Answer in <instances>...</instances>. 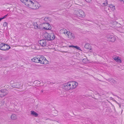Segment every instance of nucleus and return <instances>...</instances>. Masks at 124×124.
I'll list each match as a JSON object with an SVG mask.
<instances>
[{"label": "nucleus", "instance_id": "f257e3e1", "mask_svg": "<svg viewBox=\"0 0 124 124\" xmlns=\"http://www.w3.org/2000/svg\"><path fill=\"white\" fill-rule=\"evenodd\" d=\"M27 7L33 9L38 8L40 5L38 2L34 0H20Z\"/></svg>", "mask_w": 124, "mask_h": 124}, {"label": "nucleus", "instance_id": "f03ea898", "mask_svg": "<svg viewBox=\"0 0 124 124\" xmlns=\"http://www.w3.org/2000/svg\"><path fill=\"white\" fill-rule=\"evenodd\" d=\"M39 63L43 64H45L47 63L48 61L43 56L39 55Z\"/></svg>", "mask_w": 124, "mask_h": 124}, {"label": "nucleus", "instance_id": "7ed1b4c3", "mask_svg": "<svg viewBox=\"0 0 124 124\" xmlns=\"http://www.w3.org/2000/svg\"><path fill=\"white\" fill-rule=\"evenodd\" d=\"M75 13L76 15L80 17H84L85 16L84 11L81 9L75 11Z\"/></svg>", "mask_w": 124, "mask_h": 124}, {"label": "nucleus", "instance_id": "20e7f679", "mask_svg": "<svg viewBox=\"0 0 124 124\" xmlns=\"http://www.w3.org/2000/svg\"><path fill=\"white\" fill-rule=\"evenodd\" d=\"M43 28L45 30H50L52 28V27L49 24L47 23H43L42 24Z\"/></svg>", "mask_w": 124, "mask_h": 124}, {"label": "nucleus", "instance_id": "39448f33", "mask_svg": "<svg viewBox=\"0 0 124 124\" xmlns=\"http://www.w3.org/2000/svg\"><path fill=\"white\" fill-rule=\"evenodd\" d=\"M106 38L108 40L112 42H114L116 40V38L114 36L109 34L107 35Z\"/></svg>", "mask_w": 124, "mask_h": 124}, {"label": "nucleus", "instance_id": "423d86ee", "mask_svg": "<svg viewBox=\"0 0 124 124\" xmlns=\"http://www.w3.org/2000/svg\"><path fill=\"white\" fill-rule=\"evenodd\" d=\"M70 84V90L76 88L78 85V83L74 81H72V82H69Z\"/></svg>", "mask_w": 124, "mask_h": 124}, {"label": "nucleus", "instance_id": "0eeeda50", "mask_svg": "<svg viewBox=\"0 0 124 124\" xmlns=\"http://www.w3.org/2000/svg\"><path fill=\"white\" fill-rule=\"evenodd\" d=\"M8 91L6 89H1L0 90V97H2L7 95Z\"/></svg>", "mask_w": 124, "mask_h": 124}, {"label": "nucleus", "instance_id": "6e6552de", "mask_svg": "<svg viewBox=\"0 0 124 124\" xmlns=\"http://www.w3.org/2000/svg\"><path fill=\"white\" fill-rule=\"evenodd\" d=\"M70 85L69 82H68L63 84L62 85V87L65 90H70Z\"/></svg>", "mask_w": 124, "mask_h": 124}, {"label": "nucleus", "instance_id": "1a4fd4ad", "mask_svg": "<svg viewBox=\"0 0 124 124\" xmlns=\"http://www.w3.org/2000/svg\"><path fill=\"white\" fill-rule=\"evenodd\" d=\"M39 43L41 46H45L46 45V40L45 39H42L39 41Z\"/></svg>", "mask_w": 124, "mask_h": 124}, {"label": "nucleus", "instance_id": "9d476101", "mask_svg": "<svg viewBox=\"0 0 124 124\" xmlns=\"http://www.w3.org/2000/svg\"><path fill=\"white\" fill-rule=\"evenodd\" d=\"M21 84L19 82H16L13 84L11 85L14 88H18L21 86Z\"/></svg>", "mask_w": 124, "mask_h": 124}, {"label": "nucleus", "instance_id": "9b49d317", "mask_svg": "<svg viewBox=\"0 0 124 124\" xmlns=\"http://www.w3.org/2000/svg\"><path fill=\"white\" fill-rule=\"evenodd\" d=\"M39 55L37 56L36 57H34L31 59V60L32 62L35 63H39Z\"/></svg>", "mask_w": 124, "mask_h": 124}, {"label": "nucleus", "instance_id": "f8f14e48", "mask_svg": "<svg viewBox=\"0 0 124 124\" xmlns=\"http://www.w3.org/2000/svg\"><path fill=\"white\" fill-rule=\"evenodd\" d=\"M67 35L68 37L70 39H73L75 38V36L72 33L69 32L68 34Z\"/></svg>", "mask_w": 124, "mask_h": 124}, {"label": "nucleus", "instance_id": "ddd939ff", "mask_svg": "<svg viewBox=\"0 0 124 124\" xmlns=\"http://www.w3.org/2000/svg\"><path fill=\"white\" fill-rule=\"evenodd\" d=\"M34 27V28L36 29H40L39 25L36 22H33L32 23Z\"/></svg>", "mask_w": 124, "mask_h": 124}, {"label": "nucleus", "instance_id": "4468645a", "mask_svg": "<svg viewBox=\"0 0 124 124\" xmlns=\"http://www.w3.org/2000/svg\"><path fill=\"white\" fill-rule=\"evenodd\" d=\"M84 47L86 49H89L90 50L92 49L91 45L88 43L86 44L85 45Z\"/></svg>", "mask_w": 124, "mask_h": 124}, {"label": "nucleus", "instance_id": "2eb2a0df", "mask_svg": "<svg viewBox=\"0 0 124 124\" xmlns=\"http://www.w3.org/2000/svg\"><path fill=\"white\" fill-rule=\"evenodd\" d=\"M50 34H49L48 33H46L45 34V36L46 39L47 40H50Z\"/></svg>", "mask_w": 124, "mask_h": 124}, {"label": "nucleus", "instance_id": "dca6fc26", "mask_svg": "<svg viewBox=\"0 0 124 124\" xmlns=\"http://www.w3.org/2000/svg\"><path fill=\"white\" fill-rule=\"evenodd\" d=\"M4 46L5 47L4 51L8 50L10 48V47L9 45L5 43Z\"/></svg>", "mask_w": 124, "mask_h": 124}, {"label": "nucleus", "instance_id": "f3484780", "mask_svg": "<svg viewBox=\"0 0 124 124\" xmlns=\"http://www.w3.org/2000/svg\"><path fill=\"white\" fill-rule=\"evenodd\" d=\"M4 45L5 43H2L0 44V50L3 51H4Z\"/></svg>", "mask_w": 124, "mask_h": 124}, {"label": "nucleus", "instance_id": "a211bd4d", "mask_svg": "<svg viewBox=\"0 0 124 124\" xmlns=\"http://www.w3.org/2000/svg\"><path fill=\"white\" fill-rule=\"evenodd\" d=\"M61 32H62V33H64V34H67V35H68V34L69 32L67 31V30L63 29L62 30H61Z\"/></svg>", "mask_w": 124, "mask_h": 124}, {"label": "nucleus", "instance_id": "6ab92c4d", "mask_svg": "<svg viewBox=\"0 0 124 124\" xmlns=\"http://www.w3.org/2000/svg\"><path fill=\"white\" fill-rule=\"evenodd\" d=\"M31 115L34 116L36 117L37 116H38V114L36 112L33 111H31Z\"/></svg>", "mask_w": 124, "mask_h": 124}, {"label": "nucleus", "instance_id": "aec40b11", "mask_svg": "<svg viewBox=\"0 0 124 124\" xmlns=\"http://www.w3.org/2000/svg\"><path fill=\"white\" fill-rule=\"evenodd\" d=\"M11 118L12 120H15L17 118V116L15 114H13L11 115Z\"/></svg>", "mask_w": 124, "mask_h": 124}, {"label": "nucleus", "instance_id": "412c9836", "mask_svg": "<svg viewBox=\"0 0 124 124\" xmlns=\"http://www.w3.org/2000/svg\"><path fill=\"white\" fill-rule=\"evenodd\" d=\"M50 40H53L55 38L54 34L53 33H51L50 34Z\"/></svg>", "mask_w": 124, "mask_h": 124}, {"label": "nucleus", "instance_id": "4be33fe9", "mask_svg": "<svg viewBox=\"0 0 124 124\" xmlns=\"http://www.w3.org/2000/svg\"><path fill=\"white\" fill-rule=\"evenodd\" d=\"M34 47H33L32 46V48L34 49H35L38 50L40 49V48L38 47V45H36L34 46Z\"/></svg>", "mask_w": 124, "mask_h": 124}, {"label": "nucleus", "instance_id": "5701e85b", "mask_svg": "<svg viewBox=\"0 0 124 124\" xmlns=\"http://www.w3.org/2000/svg\"><path fill=\"white\" fill-rule=\"evenodd\" d=\"M74 47L77 49L80 50L81 51H82L80 49V47H79L78 46H75Z\"/></svg>", "mask_w": 124, "mask_h": 124}, {"label": "nucleus", "instance_id": "b1692460", "mask_svg": "<svg viewBox=\"0 0 124 124\" xmlns=\"http://www.w3.org/2000/svg\"><path fill=\"white\" fill-rule=\"evenodd\" d=\"M7 25H8V23H6V22H5L3 24V26L4 27H5L6 26H7Z\"/></svg>", "mask_w": 124, "mask_h": 124}, {"label": "nucleus", "instance_id": "393cba45", "mask_svg": "<svg viewBox=\"0 0 124 124\" xmlns=\"http://www.w3.org/2000/svg\"><path fill=\"white\" fill-rule=\"evenodd\" d=\"M117 62L119 63H121L122 62V61L119 58L118 59Z\"/></svg>", "mask_w": 124, "mask_h": 124}, {"label": "nucleus", "instance_id": "a878e982", "mask_svg": "<svg viewBox=\"0 0 124 124\" xmlns=\"http://www.w3.org/2000/svg\"><path fill=\"white\" fill-rule=\"evenodd\" d=\"M48 18L47 17H46L44 18V20L45 21L47 22L48 20Z\"/></svg>", "mask_w": 124, "mask_h": 124}, {"label": "nucleus", "instance_id": "bb28decb", "mask_svg": "<svg viewBox=\"0 0 124 124\" xmlns=\"http://www.w3.org/2000/svg\"><path fill=\"white\" fill-rule=\"evenodd\" d=\"M2 59L1 60H6V57H4L2 56Z\"/></svg>", "mask_w": 124, "mask_h": 124}, {"label": "nucleus", "instance_id": "cd10ccee", "mask_svg": "<svg viewBox=\"0 0 124 124\" xmlns=\"http://www.w3.org/2000/svg\"><path fill=\"white\" fill-rule=\"evenodd\" d=\"M103 6H105L107 5V2H106V3H103Z\"/></svg>", "mask_w": 124, "mask_h": 124}, {"label": "nucleus", "instance_id": "c85d7f7f", "mask_svg": "<svg viewBox=\"0 0 124 124\" xmlns=\"http://www.w3.org/2000/svg\"><path fill=\"white\" fill-rule=\"evenodd\" d=\"M87 2H91V0H85Z\"/></svg>", "mask_w": 124, "mask_h": 124}, {"label": "nucleus", "instance_id": "c756f323", "mask_svg": "<svg viewBox=\"0 0 124 124\" xmlns=\"http://www.w3.org/2000/svg\"><path fill=\"white\" fill-rule=\"evenodd\" d=\"M8 15H7L5 16H4V17H3L2 18L3 19H4V18H6L7 17V16Z\"/></svg>", "mask_w": 124, "mask_h": 124}, {"label": "nucleus", "instance_id": "7c9ffc66", "mask_svg": "<svg viewBox=\"0 0 124 124\" xmlns=\"http://www.w3.org/2000/svg\"><path fill=\"white\" fill-rule=\"evenodd\" d=\"M117 56L115 57V56L113 57V58L115 60L116 59Z\"/></svg>", "mask_w": 124, "mask_h": 124}, {"label": "nucleus", "instance_id": "2f4dec72", "mask_svg": "<svg viewBox=\"0 0 124 124\" xmlns=\"http://www.w3.org/2000/svg\"><path fill=\"white\" fill-rule=\"evenodd\" d=\"M119 57L118 56H117L116 57V60H115L117 62V61L118 59H119Z\"/></svg>", "mask_w": 124, "mask_h": 124}, {"label": "nucleus", "instance_id": "473e14b6", "mask_svg": "<svg viewBox=\"0 0 124 124\" xmlns=\"http://www.w3.org/2000/svg\"><path fill=\"white\" fill-rule=\"evenodd\" d=\"M74 46H72V45L70 46H69V47H74Z\"/></svg>", "mask_w": 124, "mask_h": 124}, {"label": "nucleus", "instance_id": "72a5a7b5", "mask_svg": "<svg viewBox=\"0 0 124 124\" xmlns=\"http://www.w3.org/2000/svg\"><path fill=\"white\" fill-rule=\"evenodd\" d=\"M2 56H0V61L2 60Z\"/></svg>", "mask_w": 124, "mask_h": 124}, {"label": "nucleus", "instance_id": "f704fd0d", "mask_svg": "<svg viewBox=\"0 0 124 124\" xmlns=\"http://www.w3.org/2000/svg\"><path fill=\"white\" fill-rule=\"evenodd\" d=\"M113 94V95H114V96H116L117 97V98H119V97H118V96H117V95H115L114 94Z\"/></svg>", "mask_w": 124, "mask_h": 124}, {"label": "nucleus", "instance_id": "c9c22d12", "mask_svg": "<svg viewBox=\"0 0 124 124\" xmlns=\"http://www.w3.org/2000/svg\"><path fill=\"white\" fill-rule=\"evenodd\" d=\"M115 7L114 6H113L112 7V8L114 9H115Z\"/></svg>", "mask_w": 124, "mask_h": 124}, {"label": "nucleus", "instance_id": "e433bc0d", "mask_svg": "<svg viewBox=\"0 0 124 124\" xmlns=\"http://www.w3.org/2000/svg\"><path fill=\"white\" fill-rule=\"evenodd\" d=\"M110 99L111 100H113V98L112 97H111L110 98Z\"/></svg>", "mask_w": 124, "mask_h": 124}, {"label": "nucleus", "instance_id": "4c0bfd02", "mask_svg": "<svg viewBox=\"0 0 124 124\" xmlns=\"http://www.w3.org/2000/svg\"><path fill=\"white\" fill-rule=\"evenodd\" d=\"M31 23V22H29L27 24H30Z\"/></svg>", "mask_w": 124, "mask_h": 124}, {"label": "nucleus", "instance_id": "58836bf2", "mask_svg": "<svg viewBox=\"0 0 124 124\" xmlns=\"http://www.w3.org/2000/svg\"><path fill=\"white\" fill-rule=\"evenodd\" d=\"M121 1H123L124 3V0H119Z\"/></svg>", "mask_w": 124, "mask_h": 124}, {"label": "nucleus", "instance_id": "ea45409f", "mask_svg": "<svg viewBox=\"0 0 124 124\" xmlns=\"http://www.w3.org/2000/svg\"><path fill=\"white\" fill-rule=\"evenodd\" d=\"M2 19H3L2 18H0V21Z\"/></svg>", "mask_w": 124, "mask_h": 124}, {"label": "nucleus", "instance_id": "a19ab883", "mask_svg": "<svg viewBox=\"0 0 124 124\" xmlns=\"http://www.w3.org/2000/svg\"><path fill=\"white\" fill-rule=\"evenodd\" d=\"M111 80L113 81H114V79H111Z\"/></svg>", "mask_w": 124, "mask_h": 124}, {"label": "nucleus", "instance_id": "79ce46f5", "mask_svg": "<svg viewBox=\"0 0 124 124\" xmlns=\"http://www.w3.org/2000/svg\"><path fill=\"white\" fill-rule=\"evenodd\" d=\"M24 46V47H25V46H26V45H24V46Z\"/></svg>", "mask_w": 124, "mask_h": 124}, {"label": "nucleus", "instance_id": "37998d69", "mask_svg": "<svg viewBox=\"0 0 124 124\" xmlns=\"http://www.w3.org/2000/svg\"><path fill=\"white\" fill-rule=\"evenodd\" d=\"M41 92H43V91L42 90H41Z\"/></svg>", "mask_w": 124, "mask_h": 124}, {"label": "nucleus", "instance_id": "c03bdc74", "mask_svg": "<svg viewBox=\"0 0 124 124\" xmlns=\"http://www.w3.org/2000/svg\"><path fill=\"white\" fill-rule=\"evenodd\" d=\"M85 59H83L82 61H83V60H84Z\"/></svg>", "mask_w": 124, "mask_h": 124}, {"label": "nucleus", "instance_id": "a18cd8bd", "mask_svg": "<svg viewBox=\"0 0 124 124\" xmlns=\"http://www.w3.org/2000/svg\"><path fill=\"white\" fill-rule=\"evenodd\" d=\"M109 80V81H111V80Z\"/></svg>", "mask_w": 124, "mask_h": 124}]
</instances>
